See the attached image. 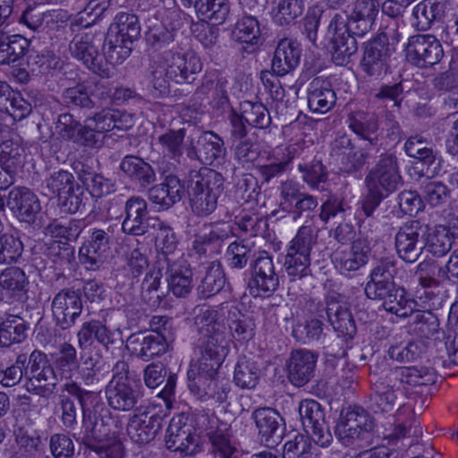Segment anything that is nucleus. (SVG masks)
Listing matches in <instances>:
<instances>
[{
  "instance_id": "obj_1",
  "label": "nucleus",
  "mask_w": 458,
  "mask_h": 458,
  "mask_svg": "<svg viewBox=\"0 0 458 458\" xmlns=\"http://www.w3.org/2000/svg\"><path fill=\"white\" fill-rule=\"evenodd\" d=\"M397 268L395 261L384 260L370 272V279L365 285V294L369 299L382 301L386 311L400 318H410L412 333L429 339L440 331L438 318L430 310H416L417 302L406 296L404 288L394 282Z\"/></svg>"
},
{
  "instance_id": "obj_2",
  "label": "nucleus",
  "mask_w": 458,
  "mask_h": 458,
  "mask_svg": "<svg viewBox=\"0 0 458 458\" xmlns=\"http://www.w3.org/2000/svg\"><path fill=\"white\" fill-rule=\"evenodd\" d=\"M438 375L431 367H394L372 379L369 408L375 413L393 412L402 405V396L410 386L420 393L430 394Z\"/></svg>"
},
{
  "instance_id": "obj_3",
  "label": "nucleus",
  "mask_w": 458,
  "mask_h": 458,
  "mask_svg": "<svg viewBox=\"0 0 458 458\" xmlns=\"http://www.w3.org/2000/svg\"><path fill=\"white\" fill-rule=\"evenodd\" d=\"M64 390L74 396L81 407L84 428L81 443L84 446L100 458H123L122 442L104 443L109 434L105 418L110 420V411L101 401L99 392L84 389L73 381L65 383Z\"/></svg>"
},
{
  "instance_id": "obj_4",
  "label": "nucleus",
  "mask_w": 458,
  "mask_h": 458,
  "mask_svg": "<svg viewBox=\"0 0 458 458\" xmlns=\"http://www.w3.org/2000/svg\"><path fill=\"white\" fill-rule=\"evenodd\" d=\"M364 183L367 193L361 200V211L369 218L373 216L382 200L403 184L396 155L393 152L381 154L366 174Z\"/></svg>"
},
{
  "instance_id": "obj_5",
  "label": "nucleus",
  "mask_w": 458,
  "mask_h": 458,
  "mask_svg": "<svg viewBox=\"0 0 458 458\" xmlns=\"http://www.w3.org/2000/svg\"><path fill=\"white\" fill-rule=\"evenodd\" d=\"M223 175L210 168L191 171L187 182V194L192 212L199 216L212 214L224 191Z\"/></svg>"
},
{
  "instance_id": "obj_6",
  "label": "nucleus",
  "mask_w": 458,
  "mask_h": 458,
  "mask_svg": "<svg viewBox=\"0 0 458 458\" xmlns=\"http://www.w3.org/2000/svg\"><path fill=\"white\" fill-rule=\"evenodd\" d=\"M327 34L331 45L332 61L336 65H345L358 51L357 38L363 37V32H356L344 21L342 14L336 13L331 19Z\"/></svg>"
},
{
  "instance_id": "obj_7",
  "label": "nucleus",
  "mask_w": 458,
  "mask_h": 458,
  "mask_svg": "<svg viewBox=\"0 0 458 458\" xmlns=\"http://www.w3.org/2000/svg\"><path fill=\"white\" fill-rule=\"evenodd\" d=\"M29 370L25 388L29 393L48 399L54 393L57 379L45 353L34 350L29 356Z\"/></svg>"
},
{
  "instance_id": "obj_8",
  "label": "nucleus",
  "mask_w": 458,
  "mask_h": 458,
  "mask_svg": "<svg viewBox=\"0 0 458 458\" xmlns=\"http://www.w3.org/2000/svg\"><path fill=\"white\" fill-rule=\"evenodd\" d=\"M406 60L413 66L427 69L438 64L444 56L441 42L431 34H416L408 38Z\"/></svg>"
},
{
  "instance_id": "obj_9",
  "label": "nucleus",
  "mask_w": 458,
  "mask_h": 458,
  "mask_svg": "<svg viewBox=\"0 0 458 458\" xmlns=\"http://www.w3.org/2000/svg\"><path fill=\"white\" fill-rule=\"evenodd\" d=\"M428 225L419 220H411L401 225L394 237V248L398 257L406 263L419 259L425 248L424 236Z\"/></svg>"
},
{
  "instance_id": "obj_10",
  "label": "nucleus",
  "mask_w": 458,
  "mask_h": 458,
  "mask_svg": "<svg viewBox=\"0 0 458 458\" xmlns=\"http://www.w3.org/2000/svg\"><path fill=\"white\" fill-rule=\"evenodd\" d=\"M394 48L385 32L379 33L364 45L363 56L360 61L362 71L370 77L379 78L389 69V61Z\"/></svg>"
},
{
  "instance_id": "obj_11",
  "label": "nucleus",
  "mask_w": 458,
  "mask_h": 458,
  "mask_svg": "<svg viewBox=\"0 0 458 458\" xmlns=\"http://www.w3.org/2000/svg\"><path fill=\"white\" fill-rule=\"evenodd\" d=\"M299 414L304 430L311 436L313 441L322 447L328 446L333 437L321 404L315 400H303L299 405Z\"/></svg>"
},
{
  "instance_id": "obj_12",
  "label": "nucleus",
  "mask_w": 458,
  "mask_h": 458,
  "mask_svg": "<svg viewBox=\"0 0 458 458\" xmlns=\"http://www.w3.org/2000/svg\"><path fill=\"white\" fill-rule=\"evenodd\" d=\"M51 310L58 327L64 330L72 327L83 310L81 291L72 288L61 290L54 296Z\"/></svg>"
},
{
  "instance_id": "obj_13",
  "label": "nucleus",
  "mask_w": 458,
  "mask_h": 458,
  "mask_svg": "<svg viewBox=\"0 0 458 458\" xmlns=\"http://www.w3.org/2000/svg\"><path fill=\"white\" fill-rule=\"evenodd\" d=\"M374 420L361 408L347 411L336 426V434L345 445L366 440L374 430Z\"/></svg>"
},
{
  "instance_id": "obj_14",
  "label": "nucleus",
  "mask_w": 458,
  "mask_h": 458,
  "mask_svg": "<svg viewBox=\"0 0 458 458\" xmlns=\"http://www.w3.org/2000/svg\"><path fill=\"white\" fill-rule=\"evenodd\" d=\"M330 156L341 172L353 174L366 164L369 152L365 148H357L348 135L341 134L331 142Z\"/></svg>"
},
{
  "instance_id": "obj_15",
  "label": "nucleus",
  "mask_w": 458,
  "mask_h": 458,
  "mask_svg": "<svg viewBox=\"0 0 458 458\" xmlns=\"http://www.w3.org/2000/svg\"><path fill=\"white\" fill-rule=\"evenodd\" d=\"M109 89L102 82H78L64 89L62 99L65 106L80 110H91L98 106V100L109 98Z\"/></svg>"
},
{
  "instance_id": "obj_16",
  "label": "nucleus",
  "mask_w": 458,
  "mask_h": 458,
  "mask_svg": "<svg viewBox=\"0 0 458 458\" xmlns=\"http://www.w3.org/2000/svg\"><path fill=\"white\" fill-rule=\"evenodd\" d=\"M165 441L167 449L180 452L184 455H192L198 451L199 438L188 423V419L183 415H177L171 419Z\"/></svg>"
},
{
  "instance_id": "obj_17",
  "label": "nucleus",
  "mask_w": 458,
  "mask_h": 458,
  "mask_svg": "<svg viewBox=\"0 0 458 458\" xmlns=\"http://www.w3.org/2000/svg\"><path fill=\"white\" fill-rule=\"evenodd\" d=\"M251 419L255 422L258 437L262 444L273 447L281 442L285 431V422L276 410L259 407L252 412Z\"/></svg>"
},
{
  "instance_id": "obj_18",
  "label": "nucleus",
  "mask_w": 458,
  "mask_h": 458,
  "mask_svg": "<svg viewBox=\"0 0 458 458\" xmlns=\"http://www.w3.org/2000/svg\"><path fill=\"white\" fill-rule=\"evenodd\" d=\"M91 40L92 37L88 33L76 34L69 44L70 53L94 73L109 78L110 70Z\"/></svg>"
},
{
  "instance_id": "obj_19",
  "label": "nucleus",
  "mask_w": 458,
  "mask_h": 458,
  "mask_svg": "<svg viewBox=\"0 0 458 458\" xmlns=\"http://www.w3.org/2000/svg\"><path fill=\"white\" fill-rule=\"evenodd\" d=\"M197 348L200 356L198 363L202 364L203 369H220L228 353V341L225 330L212 331V334L200 335Z\"/></svg>"
},
{
  "instance_id": "obj_20",
  "label": "nucleus",
  "mask_w": 458,
  "mask_h": 458,
  "mask_svg": "<svg viewBox=\"0 0 458 458\" xmlns=\"http://www.w3.org/2000/svg\"><path fill=\"white\" fill-rule=\"evenodd\" d=\"M318 354L307 349L292 351L286 361V377L289 382L301 387L307 385L316 374Z\"/></svg>"
},
{
  "instance_id": "obj_21",
  "label": "nucleus",
  "mask_w": 458,
  "mask_h": 458,
  "mask_svg": "<svg viewBox=\"0 0 458 458\" xmlns=\"http://www.w3.org/2000/svg\"><path fill=\"white\" fill-rule=\"evenodd\" d=\"M6 206L22 222L36 226L40 225L38 216L41 211L38 198L26 187H15L10 191L6 199Z\"/></svg>"
},
{
  "instance_id": "obj_22",
  "label": "nucleus",
  "mask_w": 458,
  "mask_h": 458,
  "mask_svg": "<svg viewBox=\"0 0 458 458\" xmlns=\"http://www.w3.org/2000/svg\"><path fill=\"white\" fill-rule=\"evenodd\" d=\"M124 213L122 230L127 234L143 235L152 227L153 220H158L148 216V203L140 196H132L126 200Z\"/></svg>"
},
{
  "instance_id": "obj_23",
  "label": "nucleus",
  "mask_w": 458,
  "mask_h": 458,
  "mask_svg": "<svg viewBox=\"0 0 458 458\" xmlns=\"http://www.w3.org/2000/svg\"><path fill=\"white\" fill-rule=\"evenodd\" d=\"M250 293L258 296L261 293H271L279 286V276L275 271L271 257L259 256L251 264V277L249 281Z\"/></svg>"
},
{
  "instance_id": "obj_24",
  "label": "nucleus",
  "mask_w": 458,
  "mask_h": 458,
  "mask_svg": "<svg viewBox=\"0 0 458 458\" xmlns=\"http://www.w3.org/2000/svg\"><path fill=\"white\" fill-rule=\"evenodd\" d=\"M164 416L157 412L144 411L134 414L128 422L127 433L131 439L146 445L155 439L163 426Z\"/></svg>"
},
{
  "instance_id": "obj_25",
  "label": "nucleus",
  "mask_w": 458,
  "mask_h": 458,
  "mask_svg": "<svg viewBox=\"0 0 458 458\" xmlns=\"http://www.w3.org/2000/svg\"><path fill=\"white\" fill-rule=\"evenodd\" d=\"M226 152L224 140L213 131H206L199 137L196 145L186 148L190 159H197L205 165H212L224 158Z\"/></svg>"
},
{
  "instance_id": "obj_26",
  "label": "nucleus",
  "mask_w": 458,
  "mask_h": 458,
  "mask_svg": "<svg viewBox=\"0 0 458 458\" xmlns=\"http://www.w3.org/2000/svg\"><path fill=\"white\" fill-rule=\"evenodd\" d=\"M110 249V235L102 229H94L90 240L79 250V260L88 270H97L103 264Z\"/></svg>"
},
{
  "instance_id": "obj_27",
  "label": "nucleus",
  "mask_w": 458,
  "mask_h": 458,
  "mask_svg": "<svg viewBox=\"0 0 458 458\" xmlns=\"http://www.w3.org/2000/svg\"><path fill=\"white\" fill-rule=\"evenodd\" d=\"M323 310H326L327 319L338 336L346 340L354 337L357 327L346 302L340 301L333 297L327 298L326 308H323Z\"/></svg>"
},
{
  "instance_id": "obj_28",
  "label": "nucleus",
  "mask_w": 458,
  "mask_h": 458,
  "mask_svg": "<svg viewBox=\"0 0 458 458\" xmlns=\"http://www.w3.org/2000/svg\"><path fill=\"white\" fill-rule=\"evenodd\" d=\"M168 66V77L175 83H192L202 70L200 58L192 52L173 54Z\"/></svg>"
},
{
  "instance_id": "obj_29",
  "label": "nucleus",
  "mask_w": 458,
  "mask_h": 458,
  "mask_svg": "<svg viewBox=\"0 0 458 458\" xmlns=\"http://www.w3.org/2000/svg\"><path fill=\"white\" fill-rule=\"evenodd\" d=\"M29 284L25 272L18 267H8L0 273V301L13 303L22 301Z\"/></svg>"
},
{
  "instance_id": "obj_30",
  "label": "nucleus",
  "mask_w": 458,
  "mask_h": 458,
  "mask_svg": "<svg viewBox=\"0 0 458 458\" xmlns=\"http://www.w3.org/2000/svg\"><path fill=\"white\" fill-rule=\"evenodd\" d=\"M403 148L409 157L417 159L427 166L426 173L430 176L438 173L440 162L437 160V151L427 138L418 134L411 136L405 141Z\"/></svg>"
},
{
  "instance_id": "obj_31",
  "label": "nucleus",
  "mask_w": 458,
  "mask_h": 458,
  "mask_svg": "<svg viewBox=\"0 0 458 458\" xmlns=\"http://www.w3.org/2000/svg\"><path fill=\"white\" fill-rule=\"evenodd\" d=\"M108 405L115 411H133L140 398V391L131 382L108 383L105 389Z\"/></svg>"
},
{
  "instance_id": "obj_32",
  "label": "nucleus",
  "mask_w": 458,
  "mask_h": 458,
  "mask_svg": "<svg viewBox=\"0 0 458 458\" xmlns=\"http://www.w3.org/2000/svg\"><path fill=\"white\" fill-rule=\"evenodd\" d=\"M166 261V292H171L175 297L185 298L192 290V271L185 260Z\"/></svg>"
},
{
  "instance_id": "obj_33",
  "label": "nucleus",
  "mask_w": 458,
  "mask_h": 458,
  "mask_svg": "<svg viewBox=\"0 0 458 458\" xmlns=\"http://www.w3.org/2000/svg\"><path fill=\"white\" fill-rule=\"evenodd\" d=\"M127 346L131 353L148 360L155 356L165 353L168 342L160 334H144L141 332L131 334L127 339Z\"/></svg>"
},
{
  "instance_id": "obj_34",
  "label": "nucleus",
  "mask_w": 458,
  "mask_h": 458,
  "mask_svg": "<svg viewBox=\"0 0 458 458\" xmlns=\"http://www.w3.org/2000/svg\"><path fill=\"white\" fill-rule=\"evenodd\" d=\"M184 192L182 182L176 175L168 174L161 183L149 188L148 199L152 203L168 209L182 199Z\"/></svg>"
},
{
  "instance_id": "obj_35",
  "label": "nucleus",
  "mask_w": 458,
  "mask_h": 458,
  "mask_svg": "<svg viewBox=\"0 0 458 458\" xmlns=\"http://www.w3.org/2000/svg\"><path fill=\"white\" fill-rule=\"evenodd\" d=\"M301 50L296 40L281 39L275 50L272 71L276 76H284L293 71L300 63Z\"/></svg>"
},
{
  "instance_id": "obj_36",
  "label": "nucleus",
  "mask_w": 458,
  "mask_h": 458,
  "mask_svg": "<svg viewBox=\"0 0 458 458\" xmlns=\"http://www.w3.org/2000/svg\"><path fill=\"white\" fill-rule=\"evenodd\" d=\"M349 129L360 139L367 140L370 145H376L378 138L377 132L379 129L378 115L368 110H352L347 114Z\"/></svg>"
},
{
  "instance_id": "obj_37",
  "label": "nucleus",
  "mask_w": 458,
  "mask_h": 458,
  "mask_svg": "<svg viewBox=\"0 0 458 458\" xmlns=\"http://www.w3.org/2000/svg\"><path fill=\"white\" fill-rule=\"evenodd\" d=\"M120 171L140 188H147L157 180L152 165L136 155H126L119 165Z\"/></svg>"
},
{
  "instance_id": "obj_38",
  "label": "nucleus",
  "mask_w": 458,
  "mask_h": 458,
  "mask_svg": "<svg viewBox=\"0 0 458 458\" xmlns=\"http://www.w3.org/2000/svg\"><path fill=\"white\" fill-rule=\"evenodd\" d=\"M232 233L231 227L223 223L208 225L204 232L196 235L193 242V250L199 255L211 256L218 251L222 243Z\"/></svg>"
},
{
  "instance_id": "obj_39",
  "label": "nucleus",
  "mask_w": 458,
  "mask_h": 458,
  "mask_svg": "<svg viewBox=\"0 0 458 458\" xmlns=\"http://www.w3.org/2000/svg\"><path fill=\"white\" fill-rule=\"evenodd\" d=\"M335 101V93L330 81L320 77H316L310 81L308 105L312 113L326 114L332 109Z\"/></svg>"
},
{
  "instance_id": "obj_40",
  "label": "nucleus",
  "mask_w": 458,
  "mask_h": 458,
  "mask_svg": "<svg viewBox=\"0 0 458 458\" xmlns=\"http://www.w3.org/2000/svg\"><path fill=\"white\" fill-rule=\"evenodd\" d=\"M370 254V247L364 239H357L348 250H336L335 262L341 270L356 271L364 266Z\"/></svg>"
},
{
  "instance_id": "obj_41",
  "label": "nucleus",
  "mask_w": 458,
  "mask_h": 458,
  "mask_svg": "<svg viewBox=\"0 0 458 458\" xmlns=\"http://www.w3.org/2000/svg\"><path fill=\"white\" fill-rule=\"evenodd\" d=\"M226 310L227 323L231 335L238 342H248L253 338L255 323L252 317L243 314L236 306L221 305V310Z\"/></svg>"
},
{
  "instance_id": "obj_42",
  "label": "nucleus",
  "mask_w": 458,
  "mask_h": 458,
  "mask_svg": "<svg viewBox=\"0 0 458 458\" xmlns=\"http://www.w3.org/2000/svg\"><path fill=\"white\" fill-rule=\"evenodd\" d=\"M203 277L197 288L199 298L208 299L218 293L225 286V276L218 261L202 265Z\"/></svg>"
},
{
  "instance_id": "obj_43",
  "label": "nucleus",
  "mask_w": 458,
  "mask_h": 458,
  "mask_svg": "<svg viewBox=\"0 0 458 458\" xmlns=\"http://www.w3.org/2000/svg\"><path fill=\"white\" fill-rule=\"evenodd\" d=\"M445 2L441 0H422L412 9L414 25L419 30H427L436 21H440L445 13Z\"/></svg>"
},
{
  "instance_id": "obj_44",
  "label": "nucleus",
  "mask_w": 458,
  "mask_h": 458,
  "mask_svg": "<svg viewBox=\"0 0 458 458\" xmlns=\"http://www.w3.org/2000/svg\"><path fill=\"white\" fill-rule=\"evenodd\" d=\"M182 4L185 8H193L198 14L217 24L223 23L230 13L228 0H182Z\"/></svg>"
},
{
  "instance_id": "obj_45",
  "label": "nucleus",
  "mask_w": 458,
  "mask_h": 458,
  "mask_svg": "<svg viewBox=\"0 0 458 458\" xmlns=\"http://www.w3.org/2000/svg\"><path fill=\"white\" fill-rule=\"evenodd\" d=\"M29 324L20 316L8 315L0 323V346L11 347L22 343L28 335Z\"/></svg>"
},
{
  "instance_id": "obj_46",
  "label": "nucleus",
  "mask_w": 458,
  "mask_h": 458,
  "mask_svg": "<svg viewBox=\"0 0 458 458\" xmlns=\"http://www.w3.org/2000/svg\"><path fill=\"white\" fill-rule=\"evenodd\" d=\"M30 40L16 34L0 41V64L20 65L29 51Z\"/></svg>"
},
{
  "instance_id": "obj_47",
  "label": "nucleus",
  "mask_w": 458,
  "mask_h": 458,
  "mask_svg": "<svg viewBox=\"0 0 458 458\" xmlns=\"http://www.w3.org/2000/svg\"><path fill=\"white\" fill-rule=\"evenodd\" d=\"M218 369L216 368L210 370L203 369L202 364L198 363L197 372L191 369L187 373L190 391L198 395L199 399L207 401L208 395L213 394V382L217 377Z\"/></svg>"
},
{
  "instance_id": "obj_48",
  "label": "nucleus",
  "mask_w": 458,
  "mask_h": 458,
  "mask_svg": "<svg viewBox=\"0 0 458 458\" xmlns=\"http://www.w3.org/2000/svg\"><path fill=\"white\" fill-rule=\"evenodd\" d=\"M273 21L281 27L294 24L304 11L303 0H274Z\"/></svg>"
},
{
  "instance_id": "obj_49",
  "label": "nucleus",
  "mask_w": 458,
  "mask_h": 458,
  "mask_svg": "<svg viewBox=\"0 0 458 458\" xmlns=\"http://www.w3.org/2000/svg\"><path fill=\"white\" fill-rule=\"evenodd\" d=\"M76 181L72 173L60 169L50 174L48 177L44 180L43 192L47 197L55 196L58 199L64 197L66 192L73 189Z\"/></svg>"
},
{
  "instance_id": "obj_50",
  "label": "nucleus",
  "mask_w": 458,
  "mask_h": 458,
  "mask_svg": "<svg viewBox=\"0 0 458 458\" xmlns=\"http://www.w3.org/2000/svg\"><path fill=\"white\" fill-rule=\"evenodd\" d=\"M108 32L124 38L125 42L133 44L140 35V26L138 17L133 13H118L114 22L110 25Z\"/></svg>"
},
{
  "instance_id": "obj_51",
  "label": "nucleus",
  "mask_w": 458,
  "mask_h": 458,
  "mask_svg": "<svg viewBox=\"0 0 458 458\" xmlns=\"http://www.w3.org/2000/svg\"><path fill=\"white\" fill-rule=\"evenodd\" d=\"M132 43L125 42L124 38L108 32L103 44L105 63L112 64H121L128 58L131 53Z\"/></svg>"
},
{
  "instance_id": "obj_52",
  "label": "nucleus",
  "mask_w": 458,
  "mask_h": 458,
  "mask_svg": "<svg viewBox=\"0 0 458 458\" xmlns=\"http://www.w3.org/2000/svg\"><path fill=\"white\" fill-rule=\"evenodd\" d=\"M454 240L455 234L449 227L439 225L432 233L428 234L425 247L432 255L443 257L450 251L454 244Z\"/></svg>"
},
{
  "instance_id": "obj_53",
  "label": "nucleus",
  "mask_w": 458,
  "mask_h": 458,
  "mask_svg": "<svg viewBox=\"0 0 458 458\" xmlns=\"http://www.w3.org/2000/svg\"><path fill=\"white\" fill-rule=\"evenodd\" d=\"M259 377L260 369L254 360L246 357L239 359L233 373L236 386L243 389H252L257 386Z\"/></svg>"
},
{
  "instance_id": "obj_54",
  "label": "nucleus",
  "mask_w": 458,
  "mask_h": 458,
  "mask_svg": "<svg viewBox=\"0 0 458 458\" xmlns=\"http://www.w3.org/2000/svg\"><path fill=\"white\" fill-rule=\"evenodd\" d=\"M84 223L77 219H54L45 228V233L53 238L64 239L66 242L76 241L82 232Z\"/></svg>"
},
{
  "instance_id": "obj_55",
  "label": "nucleus",
  "mask_w": 458,
  "mask_h": 458,
  "mask_svg": "<svg viewBox=\"0 0 458 458\" xmlns=\"http://www.w3.org/2000/svg\"><path fill=\"white\" fill-rule=\"evenodd\" d=\"M236 41L257 45L260 39L259 22L255 15L244 14L236 22L233 31Z\"/></svg>"
},
{
  "instance_id": "obj_56",
  "label": "nucleus",
  "mask_w": 458,
  "mask_h": 458,
  "mask_svg": "<svg viewBox=\"0 0 458 458\" xmlns=\"http://www.w3.org/2000/svg\"><path fill=\"white\" fill-rule=\"evenodd\" d=\"M242 118L250 126L266 129L271 123V117L267 107L261 103L243 101L240 104Z\"/></svg>"
},
{
  "instance_id": "obj_57",
  "label": "nucleus",
  "mask_w": 458,
  "mask_h": 458,
  "mask_svg": "<svg viewBox=\"0 0 458 458\" xmlns=\"http://www.w3.org/2000/svg\"><path fill=\"white\" fill-rule=\"evenodd\" d=\"M161 278V270L152 269L146 274L141 284L142 297L151 306L159 305L167 294L166 289L160 287Z\"/></svg>"
},
{
  "instance_id": "obj_58",
  "label": "nucleus",
  "mask_w": 458,
  "mask_h": 458,
  "mask_svg": "<svg viewBox=\"0 0 458 458\" xmlns=\"http://www.w3.org/2000/svg\"><path fill=\"white\" fill-rule=\"evenodd\" d=\"M284 267L291 282L311 276L310 258L300 253L288 251L284 257Z\"/></svg>"
},
{
  "instance_id": "obj_59",
  "label": "nucleus",
  "mask_w": 458,
  "mask_h": 458,
  "mask_svg": "<svg viewBox=\"0 0 458 458\" xmlns=\"http://www.w3.org/2000/svg\"><path fill=\"white\" fill-rule=\"evenodd\" d=\"M185 129H169L157 138L162 151L170 158H178L183 153Z\"/></svg>"
},
{
  "instance_id": "obj_60",
  "label": "nucleus",
  "mask_w": 458,
  "mask_h": 458,
  "mask_svg": "<svg viewBox=\"0 0 458 458\" xmlns=\"http://www.w3.org/2000/svg\"><path fill=\"white\" fill-rule=\"evenodd\" d=\"M29 364V356L26 353L19 354L13 365L0 370V384L10 387L20 383L23 375H28Z\"/></svg>"
},
{
  "instance_id": "obj_61",
  "label": "nucleus",
  "mask_w": 458,
  "mask_h": 458,
  "mask_svg": "<svg viewBox=\"0 0 458 458\" xmlns=\"http://www.w3.org/2000/svg\"><path fill=\"white\" fill-rule=\"evenodd\" d=\"M152 228L157 229L156 247L162 254H173L177 248V240L174 230L160 220H153Z\"/></svg>"
},
{
  "instance_id": "obj_62",
  "label": "nucleus",
  "mask_w": 458,
  "mask_h": 458,
  "mask_svg": "<svg viewBox=\"0 0 458 458\" xmlns=\"http://www.w3.org/2000/svg\"><path fill=\"white\" fill-rule=\"evenodd\" d=\"M22 242L9 233H0V265L15 263L21 256Z\"/></svg>"
},
{
  "instance_id": "obj_63",
  "label": "nucleus",
  "mask_w": 458,
  "mask_h": 458,
  "mask_svg": "<svg viewBox=\"0 0 458 458\" xmlns=\"http://www.w3.org/2000/svg\"><path fill=\"white\" fill-rule=\"evenodd\" d=\"M312 449L310 437L299 434L284 444L283 458H312Z\"/></svg>"
},
{
  "instance_id": "obj_64",
  "label": "nucleus",
  "mask_w": 458,
  "mask_h": 458,
  "mask_svg": "<svg viewBox=\"0 0 458 458\" xmlns=\"http://www.w3.org/2000/svg\"><path fill=\"white\" fill-rule=\"evenodd\" d=\"M208 439L212 445V453L218 454L221 458H229L235 451V448L231 445L230 434L228 428L225 426L223 428H216L208 433Z\"/></svg>"
}]
</instances>
